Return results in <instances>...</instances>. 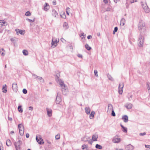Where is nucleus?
<instances>
[{
	"instance_id": "7c9ffc66",
	"label": "nucleus",
	"mask_w": 150,
	"mask_h": 150,
	"mask_svg": "<svg viewBox=\"0 0 150 150\" xmlns=\"http://www.w3.org/2000/svg\"><path fill=\"white\" fill-rule=\"evenodd\" d=\"M112 105L111 104H109L108 105V108L109 110H112Z\"/></svg>"
},
{
	"instance_id": "79ce46f5",
	"label": "nucleus",
	"mask_w": 150,
	"mask_h": 150,
	"mask_svg": "<svg viewBox=\"0 0 150 150\" xmlns=\"http://www.w3.org/2000/svg\"><path fill=\"white\" fill-rule=\"evenodd\" d=\"M126 7L127 8H128L129 7V3L128 2V1H127V2L125 4Z\"/></svg>"
},
{
	"instance_id": "0e129e2a",
	"label": "nucleus",
	"mask_w": 150,
	"mask_h": 150,
	"mask_svg": "<svg viewBox=\"0 0 150 150\" xmlns=\"http://www.w3.org/2000/svg\"><path fill=\"white\" fill-rule=\"evenodd\" d=\"M10 133L11 134H12L14 133V132L13 131H12Z\"/></svg>"
},
{
	"instance_id": "3c124183",
	"label": "nucleus",
	"mask_w": 150,
	"mask_h": 150,
	"mask_svg": "<svg viewBox=\"0 0 150 150\" xmlns=\"http://www.w3.org/2000/svg\"><path fill=\"white\" fill-rule=\"evenodd\" d=\"M150 83L149 82H147L146 83V86L147 87H150Z\"/></svg>"
},
{
	"instance_id": "37998d69",
	"label": "nucleus",
	"mask_w": 150,
	"mask_h": 150,
	"mask_svg": "<svg viewBox=\"0 0 150 150\" xmlns=\"http://www.w3.org/2000/svg\"><path fill=\"white\" fill-rule=\"evenodd\" d=\"M23 93L25 94H26L27 93V90L26 89H24L23 90Z\"/></svg>"
},
{
	"instance_id": "f03ea898",
	"label": "nucleus",
	"mask_w": 150,
	"mask_h": 150,
	"mask_svg": "<svg viewBox=\"0 0 150 150\" xmlns=\"http://www.w3.org/2000/svg\"><path fill=\"white\" fill-rule=\"evenodd\" d=\"M18 128L19 129V133L21 136H23L24 133V128L23 125L21 124L18 125Z\"/></svg>"
},
{
	"instance_id": "f3484780",
	"label": "nucleus",
	"mask_w": 150,
	"mask_h": 150,
	"mask_svg": "<svg viewBox=\"0 0 150 150\" xmlns=\"http://www.w3.org/2000/svg\"><path fill=\"white\" fill-rule=\"evenodd\" d=\"M125 20L124 18H122L120 21V25L123 26L125 24Z\"/></svg>"
},
{
	"instance_id": "a878e982",
	"label": "nucleus",
	"mask_w": 150,
	"mask_h": 150,
	"mask_svg": "<svg viewBox=\"0 0 150 150\" xmlns=\"http://www.w3.org/2000/svg\"><path fill=\"white\" fill-rule=\"evenodd\" d=\"M37 79L39 80L41 82L43 83L44 82V79L41 77L38 76Z\"/></svg>"
},
{
	"instance_id": "5fc2aeb1",
	"label": "nucleus",
	"mask_w": 150,
	"mask_h": 150,
	"mask_svg": "<svg viewBox=\"0 0 150 150\" xmlns=\"http://www.w3.org/2000/svg\"><path fill=\"white\" fill-rule=\"evenodd\" d=\"M120 0H114V1L115 3H117V2L120 1Z\"/></svg>"
},
{
	"instance_id": "aec40b11",
	"label": "nucleus",
	"mask_w": 150,
	"mask_h": 150,
	"mask_svg": "<svg viewBox=\"0 0 150 150\" xmlns=\"http://www.w3.org/2000/svg\"><path fill=\"white\" fill-rule=\"evenodd\" d=\"M85 112L87 114H89L90 113L91 110L90 108L88 107H86L85 108Z\"/></svg>"
},
{
	"instance_id": "20e7f679",
	"label": "nucleus",
	"mask_w": 150,
	"mask_h": 150,
	"mask_svg": "<svg viewBox=\"0 0 150 150\" xmlns=\"http://www.w3.org/2000/svg\"><path fill=\"white\" fill-rule=\"evenodd\" d=\"M21 144L22 141H21L19 140L18 142H15L14 145L16 150H20Z\"/></svg>"
},
{
	"instance_id": "f8f14e48",
	"label": "nucleus",
	"mask_w": 150,
	"mask_h": 150,
	"mask_svg": "<svg viewBox=\"0 0 150 150\" xmlns=\"http://www.w3.org/2000/svg\"><path fill=\"white\" fill-rule=\"evenodd\" d=\"M16 31L17 35H18L19 34H20L21 35H23L25 33V31L21 30H20L18 29H16Z\"/></svg>"
},
{
	"instance_id": "a18cd8bd",
	"label": "nucleus",
	"mask_w": 150,
	"mask_h": 150,
	"mask_svg": "<svg viewBox=\"0 0 150 150\" xmlns=\"http://www.w3.org/2000/svg\"><path fill=\"white\" fill-rule=\"evenodd\" d=\"M111 115L112 116H115V113L113 110H112L111 113Z\"/></svg>"
},
{
	"instance_id": "052dcab7",
	"label": "nucleus",
	"mask_w": 150,
	"mask_h": 150,
	"mask_svg": "<svg viewBox=\"0 0 150 150\" xmlns=\"http://www.w3.org/2000/svg\"><path fill=\"white\" fill-rule=\"evenodd\" d=\"M92 37L91 36V35H88L87 37V38L88 39H89Z\"/></svg>"
},
{
	"instance_id": "680f3d73",
	"label": "nucleus",
	"mask_w": 150,
	"mask_h": 150,
	"mask_svg": "<svg viewBox=\"0 0 150 150\" xmlns=\"http://www.w3.org/2000/svg\"><path fill=\"white\" fill-rule=\"evenodd\" d=\"M0 150H3V147L2 146H0Z\"/></svg>"
},
{
	"instance_id": "ea45409f",
	"label": "nucleus",
	"mask_w": 150,
	"mask_h": 150,
	"mask_svg": "<svg viewBox=\"0 0 150 150\" xmlns=\"http://www.w3.org/2000/svg\"><path fill=\"white\" fill-rule=\"evenodd\" d=\"M118 30V28L117 27H115L114 28V30L113 31V34H114L115 33L117 32Z\"/></svg>"
},
{
	"instance_id": "4468645a",
	"label": "nucleus",
	"mask_w": 150,
	"mask_h": 150,
	"mask_svg": "<svg viewBox=\"0 0 150 150\" xmlns=\"http://www.w3.org/2000/svg\"><path fill=\"white\" fill-rule=\"evenodd\" d=\"M52 15L55 17H57L58 16V14L57 12L54 9H53L52 11Z\"/></svg>"
},
{
	"instance_id": "dca6fc26",
	"label": "nucleus",
	"mask_w": 150,
	"mask_h": 150,
	"mask_svg": "<svg viewBox=\"0 0 150 150\" xmlns=\"http://www.w3.org/2000/svg\"><path fill=\"white\" fill-rule=\"evenodd\" d=\"M120 139L119 138L115 137L112 140V142L114 143H118L120 142Z\"/></svg>"
},
{
	"instance_id": "774afa93",
	"label": "nucleus",
	"mask_w": 150,
	"mask_h": 150,
	"mask_svg": "<svg viewBox=\"0 0 150 150\" xmlns=\"http://www.w3.org/2000/svg\"><path fill=\"white\" fill-rule=\"evenodd\" d=\"M4 55H5V54L4 52H2L1 54V55H2L3 56H4Z\"/></svg>"
},
{
	"instance_id": "338daca9",
	"label": "nucleus",
	"mask_w": 150,
	"mask_h": 150,
	"mask_svg": "<svg viewBox=\"0 0 150 150\" xmlns=\"http://www.w3.org/2000/svg\"><path fill=\"white\" fill-rule=\"evenodd\" d=\"M3 30L1 29H0V33H2Z\"/></svg>"
},
{
	"instance_id": "9d476101",
	"label": "nucleus",
	"mask_w": 150,
	"mask_h": 150,
	"mask_svg": "<svg viewBox=\"0 0 150 150\" xmlns=\"http://www.w3.org/2000/svg\"><path fill=\"white\" fill-rule=\"evenodd\" d=\"M12 88L13 91L16 92L18 90V86L16 82H14L12 84Z\"/></svg>"
},
{
	"instance_id": "58836bf2",
	"label": "nucleus",
	"mask_w": 150,
	"mask_h": 150,
	"mask_svg": "<svg viewBox=\"0 0 150 150\" xmlns=\"http://www.w3.org/2000/svg\"><path fill=\"white\" fill-rule=\"evenodd\" d=\"M128 96H129V97H128V99H129V100L130 101L131 100V99L130 98H132V95H131V94H128Z\"/></svg>"
},
{
	"instance_id": "a19ab883",
	"label": "nucleus",
	"mask_w": 150,
	"mask_h": 150,
	"mask_svg": "<svg viewBox=\"0 0 150 150\" xmlns=\"http://www.w3.org/2000/svg\"><path fill=\"white\" fill-rule=\"evenodd\" d=\"M94 73L95 74V75L96 76V77H98V71L97 70H95L94 71Z\"/></svg>"
},
{
	"instance_id": "de8ad7c7",
	"label": "nucleus",
	"mask_w": 150,
	"mask_h": 150,
	"mask_svg": "<svg viewBox=\"0 0 150 150\" xmlns=\"http://www.w3.org/2000/svg\"><path fill=\"white\" fill-rule=\"evenodd\" d=\"M77 56L79 58H82V55L81 54H78Z\"/></svg>"
},
{
	"instance_id": "f704fd0d",
	"label": "nucleus",
	"mask_w": 150,
	"mask_h": 150,
	"mask_svg": "<svg viewBox=\"0 0 150 150\" xmlns=\"http://www.w3.org/2000/svg\"><path fill=\"white\" fill-rule=\"evenodd\" d=\"M60 136L59 134H58L55 136V139L57 140L59 139L60 138Z\"/></svg>"
},
{
	"instance_id": "c756f323",
	"label": "nucleus",
	"mask_w": 150,
	"mask_h": 150,
	"mask_svg": "<svg viewBox=\"0 0 150 150\" xmlns=\"http://www.w3.org/2000/svg\"><path fill=\"white\" fill-rule=\"evenodd\" d=\"M18 111L20 112H23V109L21 108V105H19L18 107Z\"/></svg>"
},
{
	"instance_id": "4c0bfd02",
	"label": "nucleus",
	"mask_w": 150,
	"mask_h": 150,
	"mask_svg": "<svg viewBox=\"0 0 150 150\" xmlns=\"http://www.w3.org/2000/svg\"><path fill=\"white\" fill-rule=\"evenodd\" d=\"M26 19L28 21H29L30 22V23L33 22L35 21V19L31 20L29 19L28 18H27Z\"/></svg>"
},
{
	"instance_id": "6e6d98bb",
	"label": "nucleus",
	"mask_w": 150,
	"mask_h": 150,
	"mask_svg": "<svg viewBox=\"0 0 150 150\" xmlns=\"http://www.w3.org/2000/svg\"><path fill=\"white\" fill-rule=\"evenodd\" d=\"M70 10V8L69 7H67L66 8V11L69 12Z\"/></svg>"
},
{
	"instance_id": "0eeeda50",
	"label": "nucleus",
	"mask_w": 150,
	"mask_h": 150,
	"mask_svg": "<svg viewBox=\"0 0 150 150\" xmlns=\"http://www.w3.org/2000/svg\"><path fill=\"white\" fill-rule=\"evenodd\" d=\"M61 101L62 99L60 97V95L59 93H58L56 98V103L57 104H59Z\"/></svg>"
},
{
	"instance_id": "a211bd4d",
	"label": "nucleus",
	"mask_w": 150,
	"mask_h": 150,
	"mask_svg": "<svg viewBox=\"0 0 150 150\" xmlns=\"http://www.w3.org/2000/svg\"><path fill=\"white\" fill-rule=\"evenodd\" d=\"M122 119L124 122H127L128 121V117L127 115L123 116L122 117Z\"/></svg>"
},
{
	"instance_id": "72a5a7b5",
	"label": "nucleus",
	"mask_w": 150,
	"mask_h": 150,
	"mask_svg": "<svg viewBox=\"0 0 150 150\" xmlns=\"http://www.w3.org/2000/svg\"><path fill=\"white\" fill-rule=\"evenodd\" d=\"M121 126L123 129L122 130L124 132H127V129L125 127H124L123 125H121Z\"/></svg>"
},
{
	"instance_id": "4be33fe9",
	"label": "nucleus",
	"mask_w": 150,
	"mask_h": 150,
	"mask_svg": "<svg viewBox=\"0 0 150 150\" xmlns=\"http://www.w3.org/2000/svg\"><path fill=\"white\" fill-rule=\"evenodd\" d=\"M126 148L129 150H132L134 149L133 146L131 144L128 145L127 146Z\"/></svg>"
},
{
	"instance_id": "7ed1b4c3",
	"label": "nucleus",
	"mask_w": 150,
	"mask_h": 150,
	"mask_svg": "<svg viewBox=\"0 0 150 150\" xmlns=\"http://www.w3.org/2000/svg\"><path fill=\"white\" fill-rule=\"evenodd\" d=\"M144 11L146 13H148L150 11V9L149 8L146 3H143L142 2H141Z\"/></svg>"
},
{
	"instance_id": "9b49d317",
	"label": "nucleus",
	"mask_w": 150,
	"mask_h": 150,
	"mask_svg": "<svg viewBox=\"0 0 150 150\" xmlns=\"http://www.w3.org/2000/svg\"><path fill=\"white\" fill-rule=\"evenodd\" d=\"M58 42L57 40H54V39H53L52 41L51 42V44L52 46L53 47H55L57 45V42Z\"/></svg>"
},
{
	"instance_id": "e433bc0d",
	"label": "nucleus",
	"mask_w": 150,
	"mask_h": 150,
	"mask_svg": "<svg viewBox=\"0 0 150 150\" xmlns=\"http://www.w3.org/2000/svg\"><path fill=\"white\" fill-rule=\"evenodd\" d=\"M5 22L4 20H0V24L2 25L4 24L5 23Z\"/></svg>"
},
{
	"instance_id": "393cba45",
	"label": "nucleus",
	"mask_w": 150,
	"mask_h": 150,
	"mask_svg": "<svg viewBox=\"0 0 150 150\" xmlns=\"http://www.w3.org/2000/svg\"><path fill=\"white\" fill-rule=\"evenodd\" d=\"M95 114V112L94 111H92L90 115V118L91 119H92L94 116Z\"/></svg>"
},
{
	"instance_id": "b1692460",
	"label": "nucleus",
	"mask_w": 150,
	"mask_h": 150,
	"mask_svg": "<svg viewBox=\"0 0 150 150\" xmlns=\"http://www.w3.org/2000/svg\"><path fill=\"white\" fill-rule=\"evenodd\" d=\"M6 144L8 146H10L11 144V141L9 139H7L6 142Z\"/></svg>"
},
{
	"instance_id": "2eb2a0df",
	"label": "nucleus",
	"mask_w": 150,
	"mask_h": 150,
	"mask_svg": "<svg viewBox=\"0 0 150 150\" xmlns=\"http://www.w3.org/2000/svg\"><path fill=\"white\" fill-rule=\"evenodd\" d=\"M46 110L47 112V115L49 117H51L52 115V110L48 108H46Z\"/></svg>"
},
{
	"instance_id": "09e8293b",
	"label": "nucleus",
	"mask_w": 150,
	"mask_h": 150,
	"mask_svg": "<svg viewBox=\"0 0 150 150\" xmlns=\"http://www.w3.org/2000/svg\"><path fill=\"white\" fill-rule=\"evenodd\" d=\"M146 134V133L145 132H144L143 133H140L139 134V135L140 136H143L144 135Z\"/></svg>"
},
{
	"instance_id": "bb28decb",
	"label": "nucleus",
	"mask_w": 150,
	"mask_h": 150,
	"mask_svg": "<svg viewBox=\"0 0 150 150\" xmlns=\"http://www.w3.org/2000/svg\"><path fill=\"white\" fill-rule=\"evenodd\" d=\"M23 54L25 56H27L28 54V51L25 50H23Z\"/></svg>"
},
{
	"instance_id": "2f4dec72",
	"label": "nucleus",
	"mask_w": 150,
	"mask_h": 150,
	"mask_svg": "<svg viewBox=\"0 0 150 150\" xmlns=\"http://www.w3.org/2000/svg\"><path fill=\"white\" fill-rule=\"evenodd\" d=\"M96 147L97 149H101L102 148V147L101 145H100L98 144H96Z\"/></svg>"
},
{
	"instance_id": "69168bd1",
	"label": "nucleus",
	"mask_w": 150,
	"mask_h": 150,
	"mask_svg": "<svg viewBox=\"0 0 150 150\" xmlns=\"http://www.w3.org/2000/svg\"><path fill=\"white\" fill-rule=\"evenodd\" d=\"M11 41L13 42V41H14V39L13 38H11Z\"/></svg>"
},
{
	"instance_id": "864d4df0",
	"label": "nucleus",
	"mask_w": 150,
	"mask_h": 150,
	"mask_svg": "<svg viewBox=\"0 0 150 150\" xmlns=\"http://www.w3.org/2000/svg\"><path fill=\"white\" fill-rule=\"evenodd\" d=\"M52 3L54 5H55L56 4V1L55 0L54 1H53Z\"/></svg>"
},
{
	"instance_id": "6ab92c4d",
	"label": "nucleus",
	"mask_w": 150,
	"mask_h": 150,
	"mask_svg": "<svg viewBox=\"0 0 150 150\" xmlns=\"http://www.w3.org/2000/svg\"><path fill=\"white\" fill-rule=\"evenodd\" d=\"M98 138V135L96 134L93 135L92 138V140L93 141H97V139Z\"/></svg>"
},
{
	"instance_id": "4d7b16f0",
	"label": "nucleus",
	"mask_w": 150,
	"mask_h": 150,
	"mask_svg": "<svg viewBox=\"0 0 150 150\" xmlns=\"http://www.w3.org/2000/svg\"><path fill=\"white\" fill-rule=\"evenodd\" d=\"M29 109L30 110H32L33 109V108L31 106H30L29 107Z\"/></svg>"
},
{
	"instance_id": "c03bdc74",
	"label": "nucleus",
	"mask_w": 150,
	"mask_h": 150,
	"mask_svg": "<svg viewBox=\"0 0 150 150\" xmlns=\"http://www.w3.org/2000/svg\"><path fill=\"white\" fill-rule=\"evenodd\" d=\"M82 149H86L88 147V146L87 145L84 144L82 146Z\"/></svg>"
},
{
	"instance_id": "5701e85b",
	"label": "nucleus",
	"mask_w": 150,
	"mask_h": 150,
	"mask_svg": "<svg viewBox=\"0 0 150 150\" xmlns=\"http://www.w3.org/2000/svg\"><path fill=\"white\" fill-rule=\"evenodd\" d=\"M3 92L4 93H6L7 92L6 85L5 84L2 88Z\"/></svg>"
},
{
	"instance_id": "ddd939ff",
	"label": "nucleus",
	"mask_w": 150,
	"mask_h": 150,
	"mask_svg": "<svg viewBox=\"0 0 150 150\" xmlns=\"http://www.w3.org/2000/svg\"><path fill=\"white\" fill-rule=\"evenodd\" d=\"M132 104L131 103H127L126 104L125 106L127 109H131L132 107Z\"/></svg>"
},
{
	"instance_id": "e2e57ef3",
	"label": "nucleus",
	"mask_w": 150,
	"mask_h": 150,
	"mask_svg": "<svg viewBox=\"0 0 150 150\" xmlns=\"http://www.w3.org/2000/svg\"><path fill=\"white\" fill-rule=\"evenodd\" d=\"M8 119L9 121H11L12 120V118L10 117H8Z\"/></svg>"
},
{
	"instance_id": "39448f33",
	"label": "nucleus",
	"mask_w": 150,
	"mask_h": 150,
	"mask_svg": "<svg viewBox=\"0 0 150 150\" xmlns=\"http://www.w3.org/2000/svg\"><path fill=\"white\" fill-rule=\"evenodd\" d=\"M144 37L140 36L138 39V45L139 47H142L143 46L144 42Z\"/></svg>"
},
{
	"instance_id": "6e6552de",
	"label": "nucleus",
	"mask_w": 150,
	"mask_h": 150,
	"mask_svg": "<svg viewBox=\"0 0 150 150\" xmlns=\"http://www.w3.org/2000/svg\"><path fill=\"white\" fill-rule=\"evenodd\" d=\"M124 85L123 83L121 84L120 83L118 87V92L120 94H122L123 92V88L124 87Z\"/></svg>"
},
{
	"instance_id": "c85d7f7f",
	"label": "nucleus",
	"mask_w": 150,
	"mask_h": 150,
	"mask_svg": "<svg viewBox=\"0 0 150 150\" xmlns=\"http://www.w3.org/2000/svg\"><path fill=\"white\" fill-rule=\"evenodd\" d=\"M63 26L65 28V29H66L68 28V24H67V23L66 22H65L64 23V24H63Z\"/></svg>"
},
{
	"instance_id": "f257e3e1",
	"label": "nucleus",
	"mask_w": 150,
	"mask_h": 150,
	"mask_svg": "<svg viewBox=\"0 0 150 150\" xmlns=\"http://www.w3.org/2000/svg\"><path fill=\"white\" fill-rule=\"evenodd\" d=\"M57 78L56 79V80L57 82L60 85L62 88V93L64 95H65L67 92V90L65 88V86L64 82L62 80L59 78V76L57 75Z\"/></svg>"
},
{
	"instance_id": "cd10ccee",
	"label": "nucleus",
	"mask_w": 150,
	"mask_h": 150,
	"mask_svg": "<svg viewBox=\"0 0 150 150\" xmlns=\"http://www.w3.org/2000/svg\"><path fill=\"white\" fill-rule=\"evenodd\" d=\"M85 47L88 50H90L91 49V48L89 46V45L87 44L85 45Z\"/></svg>"
},
{
	"instance_id": "473e14b6",
	"label": "nucleus",
	"mask_w": 150,
	"mask_h": 150,
	"mask_svg": "<svg viewBox=\"0 0 150 150\" xmlns=\"http://www.w3.org/2000/svg\"><path fill=\"white\" fill-rule=\"evenodd\" d=\"M107 76H108V79H109L110 80L112 81H113V78L110 75L108 74L107 75Z\"/></svg>"
},
{
	"instance_id": "423d86ee",
	"label": "nucleus",
	"mask_w": 150,
	"mask_h": 150,
	"mask_svg": "<svg viewBox=\"0 0 150 150\" xmlns=\"http://www.w3.org/2000/svg\"><path fill=\"white\" fill-rule=\"evenodd\" d=\"M145 25V23L142 21L141 20L140 21L139 24L138 28L139 30H140V32H142V30L143 29Z\"/></svg>"
},
{
	"instance_id": "13d9d810",
	"label": "nucleus",
	"mask_w": 150,
	"mask_h": 150,
	"mask_svg": "<svg viewBox=\"0 0 150 150\" xmlns=\"http://www.w3.org/2000/svg\"><path fill=\"white\" fill-rule=\"evenodd\" d=\"M29 134L28 133H27L26 134V137L27 138H28L29 137Z\"/></svg>"
},
{
	"instance_id": "bf43d9fd",
	"label": "nucleus",
	"mask_w": 150,
	"mask_h": 150,
	"mask_svg": "<svg viewBox=\"0 0 150 150\" xmlns=\"http://www.w3.org/2000/svg\"><path fill=\"white\" fill-rule=\"evenodd\" d=\"M103 1L104 3L105 4H107L108 3V1L107 0H103Z\"/></svg>"
},
{
	"instance_id": "8fccbe9b",
	"label": "nucleus",
	"mask_w": 150,
	"mask_h": 150,
	"mask_svg": "<svg viewBox=\"0 0 150 150\" xmlns=\"http://www.w3.org/2000/svg\"><path fill=\"white\" fill-rule=\"evenodd\" d=\"M145 146L146 148L150 149V145H145Z\"/></svg>"
},
{
	"instance_id": "c9c22d12",
	"label": "nucleus",
	"mask_w": 150,
	"mask_h": 150,
	"mask_svg": "<svg viewBox=\"0 0 150 150\" xmlns=\"http://www.w3.org/2000/svg\"><path fill=\"white\" fill-rule=\"evenodd\" d=\"M31 13L30 12L28 11L25 13V15L27 16H29L31 15Z\"/></svg>"
},
{
	"instance_id": "412c9836",
	"label": "nucleus",
	"mask_w": 150,
	"mask_h": 150,
	"mask_svg": "<svg viewBox=\"0 0 150 150\" xmlns=\"http://www.w3.org/2000/svg\"><path fill=\"white\" fill-rule=\"evenodd\" d=\"M50 8V6L47 3H45V6L44 7V10L46 11H47Z\"/></svg>"
},
{
	"instance_id": "1a4fd4ad",
	"label": "nucleus",
	"mask_w": 150,
	"mask_h": 150,
	"mask_svg": "<svg viewBox=\"0 0 150 150\" xmlns=\"http://www.w3.org/2000/svg\"><path fill=\"white\" fill-rule=\"evenodd\" d=\"M36 140L38 143L40 144H42L44 143L43 140L41 138L40 136H36Z\"/></svg>"
},
{
	"instance_id": "603ef678",
	"label": "nucleus",
	"mask_w": 150,
	"mask_h": 150,
	"mask_svg": "<svg viewBox=\"0 0 150 150\" xmlns=\"http://www.w3.org/2000/svg\"><path fill=\"white\" fill-rule=\"evenodd\" d=\"M137 1L136 0H131L130 2L131 3H134V2H136Z\"/></svg>"
},
{
	"instance_id": "49530a36",
	"label": "nucleus",
	"mask_w": 150,
	"mask_h": 150,
	"mask_svg": "<svg viewBox=\"0 0 150 150\" xmlns=\"http://www.w3.org/2000/svg\"><path fill=\"white\" fill-rule=\"evenodd\" d=\"M32 76H33L34 77V78L35 79H37L38 77V76H37L36 75H35V74H32Z\"/></svg>"
}]
</instances>
